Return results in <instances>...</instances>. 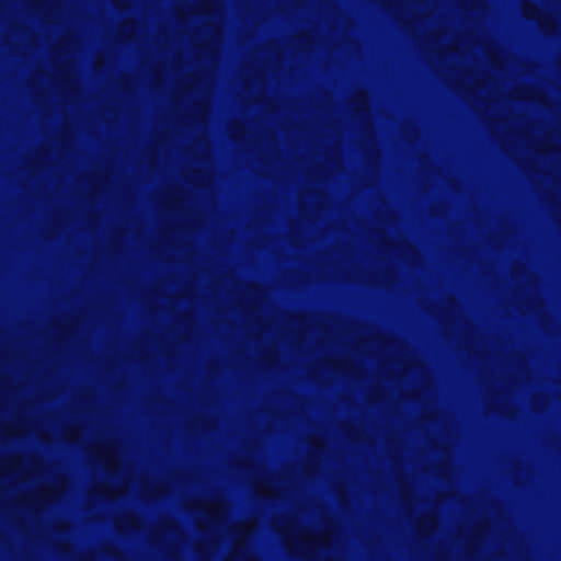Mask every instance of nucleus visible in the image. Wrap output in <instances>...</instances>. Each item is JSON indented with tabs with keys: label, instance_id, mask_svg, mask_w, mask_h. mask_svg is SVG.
<instances>
[{
	"label": "nucleus",
	"instance_id": "f257e3e1",
	"mask_svg": "<svg viewBox=\"0 0 561 561\" xmlns=\"http://www.w3.org/2000/svg\"><path fill=\"white\" fill-rule=\"evenodd\" d=\"M288 537L306 552H313L321 547L327 548L330 545V535L327 531L314 533L309 528L290 527Z\"/></svg>",
	"mask_w": 561,
	"mask_h": 561
},
{
	"label": "nucleus",
	"instance_id": "f03ea898",
	"mask_svg": "<svg viewBox=\"0 0 561 561\" xmlns=\"http://www.w3.org/2000/svg\"><path fill=\"white\" fill-rule=\"evenodd\" d=\"M94 453L108 471H114L118 468L119 458L116 449L112 445H99L95 447Z\"/></svg>",
	"mask_w": 561,
	"mask_h": 561
},
{
	"label": "nucleus",
	"instance_id": "7ed1b4c3",
	"mask_svg": "<svg viewBox=\"0 0 561 561\" xmlns=\"http://www.w3.org/2000/svg\"><path fill=\"white\" fill-rule=\"evenodd\" d=\"M204 508L208 520L211 523H219L226 516V510L220 503L210 502Z\"/></svg>",
	"mask_w": 561,
	"mask_h": 561
},
{
	"label": "nucleus",
	"instance_id": "20e7f679",
	"mask_svg": "<svg viewBox=\"0 0 561 561\" xmlns=\"http://www.w3.org/2000/svg\"><path fill=\"white\" fill-rule=\"evenodd\" d=\"M523 14L529 19H536L538 16V10L534 7L525 5L523 9Z\"/></svg>",
	"mask_w": 561,
	"mask_h": 561
},
{
	"label": "nucleus",
	"instance_id": "39448f33",
	"mask_svg": "<svg viewBox=\"0 0 561 561\" xmlns=\"http://www.w3.org/2000/svg\"><path fill=\"white\" fill-rule=\"evenodd\" d=\"M48 497V491L47 490H44L41 492V499L42 500H46Z\"/></svg>",
	"mask_w": 561,
	"mask_h": 561
}]
</instances>
